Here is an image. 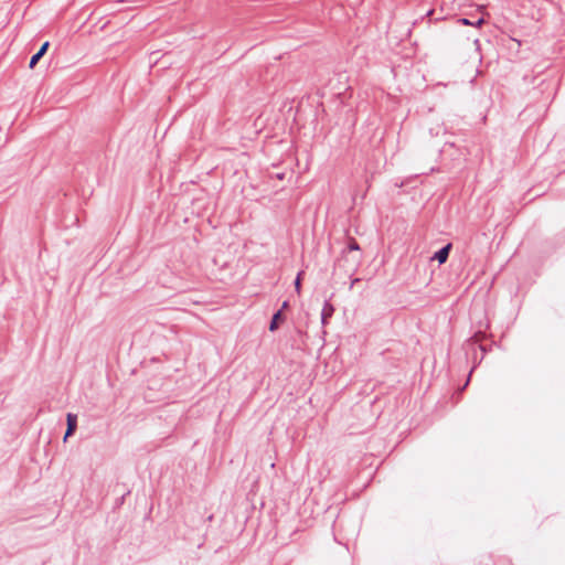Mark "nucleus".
<instances>
[{"mask_svg":"<svg viewBox=\"0 0 565 565\" xmlns=\"http://www.w3.org/2000/svg\"><path fill=\"white\" fill-rule=\"evenodd\" d=\"M49 46H50L49 41H46L42 44L40 50L31 57L30 63H29L30 68H33L36 65V63L40 61V58L46 53Z\"/></svg>","mask_w":565,"mask_h":565,"instance_id":"1","label":"nucleus"},{"mask_svg":"<svg viewBox=\"0 0 565 565\" xmlns=\"http://www.w3.org/2000/svg\"><path fill=\"white\" fill-rule=\"evenodd\" d=\"M450 248L451 244H448L445 247L440 248L438 252L435 253L434 259H436L439 264H444L448 258Z\"/></svg>","mask_w":565,"mask_h":565,"instance_id":"2","label":"nucleus"},{"mask_svg":"<svg viewBox=\"0 0 565 565\" xmlns=\"http://www.w3.org/2000/svg\"><path fill=\"white\" fill-rule=\"evenodd\" d=\"M334 308L330 302H324L321 311L322 323H327V320L333 315Z\"/></svg>","mask_w":565,"mask_h":565,"instance_id":"3","label":"nucleus"},{"mask_svg":"<svg viewBox=\"0 0 565 565\" xmlns=\"http://www.w3.org/2000/svg\"><path fill=\"white\" fill-rule=\"evenodd\" d=\"M281 317H282V307L280 309H278L276 311V313L274 315L270 326H269L270 331L278 329Z\"/></svg>","mask_w":565,"mask_h":565,"instance_id":"4","label":"nucleus"},{"mask_svg":"<svg viewBox=\"0 0 565 565\" xmlns=\"http://www.w3.org/2000/svg\"><path fill=\"white\" fill-rule=\"evenodd\" d=\"M458 23L462 25H472V26H481L484 23V20L482 18L478 19L477 21H471L467 18H461L458 20Z\"/></svg>","mask_w":565,"mask_h":565,"instance_id":"5","label":"nucleus"},{"mask_svg":"<svg viewBox=\"0 0 565 565\" xmlns=\"http://www.w3.org/2000/svg\"><path fill=\"white\" fill-rule=\"evenodd\" d=\"M67 429L76 430L77 427V416L75 414L68 413L66 415Z\"/></svg>","mask_w":565,"mask_h":565,"instance_id":"6","label":"nucleus"},{"mask_svg":"<svg viewBox=\"0 0 565 565\" xmlns=\"http://www.w3.org/2000/svg\"><path fill=\"white\" fill-rule=\"evenodd\" d=\"M300 286H301V273L298 274V276L295 280V287H296V291L298 294L300 292Z\"/></svg>","mask_w":565,"mask_h":565,"instance_id":"7","label":"nucleus"},{"mask_svg":"<svg viewBox=\"0 0 565 565\" xmlns=\"http://www.w3.org/2000/svg\"><path fill=\"white\" fill-rule=\"evenodd\" d=\"M348 248H349L350 250H359V249H360V246H359V244H358L355 241H352V242L349 244Z\"/></svg>","mask_w":565,"mask_h":565,"instance_id":"8","label":"nucleus"},{"mask_svg":"<svg viewBox=\"0 0 565 565\" xmlns=\"http://www.w3.org/2000/svg\"><path fill=\"white\" fill-rule=\"evenodd\" d=\"M73 434H74V430H72V429H67V428H66V433H65V435H64V440H66V439H67L70 436H72Z\"/></svg>","mask_w":565,"mask_h":565,"instance_id":"9","label":"nucleus"},{"mask_svg":"<svg viewBox=\"0 0 565 565\" xmlns=\"http://www.w3.org/2000/svg\"><path fill=\"white\" fill-rule=\"evenodd\" d=\"M277 178H278L279 180H282V173H277Z\"/></svg>","mask_w":565,"mask_h":565,"instance_id":"10","label":"nucleus"},{"mask_svg":"<svg viewBox=\"0 0 565 565\" xmlns=\"http://www.w3.org/2000/svg\"><path fill=\"white\" fill-rule=\"evenodd\" d=\"M358 281H359V278H355V279L352 281V284H351V287H352L353 285H355V282H358Z\"/></svg>","mask_w":565,"mask_h":565,"instance_id":"11","label":"nucleus"}]
</instances>
